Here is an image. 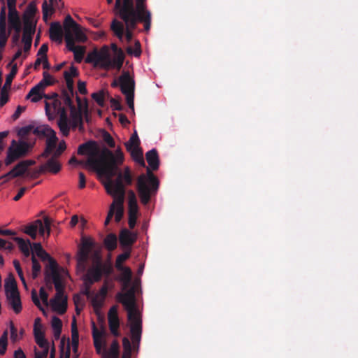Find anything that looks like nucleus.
Listing matches in <instances>:
<instances>
[{"mask_svg": "<svg viewBox=\"0 0 358 358\" xmlns=\"http://www.w3.org/2000/svg\"><path fill=\"white\" fill-rule=\"evenodd\" d=\"M103 141L106 142V143H107V145L110 148L115 147V141L109 133L105 131V133L103 135Z\"/></svg>", "mask_w": 358, "mask_h": 358, "instance_id": "nucleus-62", "label": "nucleus"}, {"mask_svg": "<svg viewBox=\"0 0 358 358\" xmlns=\"http://www.w3.org/2000/svg\"><path fill=\"white\" fill-rule=\"evenodd\" d=\"M44 223L41 221V226L38 227V232L39 234L42 236H45V231H47V236H49L50 234V225L51 220L48 217H45L43 218Z\"/></svg>", "mask_w": 358, "mask_h": 358, "instance_id": "nucleus-41", "label": "nucleus"}, {"mask_svg": "<svg viewBox=\"0 0 358 358\" xmlns=\"http://www.w3.org/2000/svg\"><path fill=\"white\" fill-rule=\"evenodd\" d=\"M140 140L138 136L136 131L131 136L129 140L125 143V147L127 150H129L131 148L140 147Z\"/></svg>", "mask_w": 358, "mask_h": 358, "instance_id": "nucleus-42", "label": "nucleus"}, {"mask_svg": "<svg viewBox=\"0 0 358 358\" xmlns=\"http://www.w3.org/2000/svg\"><path fill=\"white\" fill-rule=\"evenodd\" d=\"M117 236L115 234H109L103 240V243L106 248L108 251H113L117 248Z\"/></svg>", "mask_w": 358, "mask_h": 358, "instance_id": "nucleus-37", "label": "nucleus"}, {"mask_svg": "<svg viewBox=\"0 0 358 358\" xmlns=\"http://www.w3.org/2000/svg\"><path fill=\"white\" fill-rule=\"evenodd\" d=\"M17 73V66L16 64H14L9 74L6 76L5 83L1 89V98H0V106H4L9 100L8 91L10 89L11 83Z\"/></svg>", "mask_w": 358, "mask_h": 358, "instance_id": "nucleus-13", "label": "nucleus"}, {"mask_svg": "<svg viewBox=\"0 0 358 358\" xmlns=\"http://www.w3.org/2000/svg\"><path fill=\"white\" fill-rule=\"evenodd\" d=\"M8 334L5 331L0 337V355H3L6 353L8 345Z\"/></svg>", "mask_w": 358, "mask_h": 358, "instance_id": "nucleus-51", "label": "nucleus"}, {"mask_svg": "<svg viewBox=\"0 0 358 358\" xmlns=\"http://www.w3.org/2000/svg\"><path fill=\"white\" fill-rule=\"evenodd\" d=\"M8 25L9 28L14 29L15 32H21L22 24L17 11L8 12Z\"/></svg>", "mask_w": 358, "mask_h": 358, "instance_id": "nucleus-26", "label": "nucleus"}, {"mask_svg": "<svg viewBox=\"0 0 358 358\" xmlns=\"http://www.w3.org/2000/svg\"><path fill=\"white\" fill-rule=\"evenodd\" d=\"M137 234L127 229H122L119 235V241L121 246L126 250H130L134 243L136 241Z\"/></svg>", "mask_w": 358, "mask_h": 358, "instance_id": "nucleus-15", "label": "nucleus"}, {"mask_svg": "<svg viewBox=\"0 0 358 358\" xmlns=\"http://www.w3.org/2000/svg\"><path fill=\"white\" fill-rule=\"evenodd\" d=\"M33 255L36 254L43 262L46 261L47 259L50 258V255L47 253L43 248L40 243H35L33 244Z\"/></svg>", "mask_w": 358, "mask_h": 358, "instance_id": "nucleus-38", "label": "nucleus"}, {"mask_svg": "<svg viewBox=\"0 0 358 358\" xmlns=\"http://www.w3.org/2000/svg\"><path fill=\"white\" fill-rule=\"evenodd\" d=\"M50 38L52 41L61 43L62 41L63 31L59 22H52L50 27Z\"/></svg>", "mask_w": 358, "mask_h": 358, "instance_id": "nucleus-24", "label": "nucleus"}, {"mask_svg": "<svg viewBox=\"0 0 358 358\" xmlns=\"http://www.w3.org/2000/svg\"><path fill=\"white\" fill-rule=\"evenodd\" d=\"M33 134L39 137H55V131L51 129L48 126L42 125L37 127L36 128L34 127Z\"/></svg>", "mask_w": 358, "mask_h": 358, "instance_id": "nucleus-28", "label": "nucleus"}, {"mask_svg": "<svg viewBox=\"0 0 358 358\" xmlns=\"http://www.w3.org/2000/svg\"><path fill=\"white\" fill-rule=\"evenodd\" d=\"M58 113L59 114V118L57 123H69V119L67 115L66 110L64 107L61 106V102L58 99Z\"/></svg>", "mask_w": 358, "mask_h": 358, "instance_id": "nucleus-47", "label": "nucleus"}, {"mask_svg": "<svg viewBox=\"0 0 358 358\" xmlns=\"http://www.w3.org/2000/svg\"><path fill=\"white\" fill-rule=\"evenodd\" d=\"M7 34L6 32V8L3 6L0 13V34Z\"/></svg>", "mask_w": 358, "mask_h": 358, "instance_id": "nucleus-48", "label": "nucleus"}, {"mask_svg": "<svg viewBox=\"0 0 358 358\" xmlns=\"http://www.w3.org/2000/svg\"><path fill=\"white\" fill-rule=\"evenodd\" d=\"M13 239L17 243L19 249L23 255L28 257L31 254L30 247L31 243L29 240H24L22 238L13 237Z\"/></svg>", "mask_w": 358, "mask_h": 358, "instance_id": "nucleus-31", "label": "nucleus"}, {"mask_svg": "<svg viewBox=\"0 0 358 358\" xmlns=\"http://www.w3.org/2000/svg\"><path fill=\"white\" fill-rule=\"evenodd\" d=\"M78 154L87 155L88 158L86 160L78 159L76 165L96 171L100 176L106 178V182L114 180L113 177L123 173L119 167L124 161V155L120 149L113 153L106 147L101 148L95 141H89L79 145Z\"/></svg>", "mask_w": 358, "mask_h": 358, "instance_id": "nucleus-1", "label": "nucleus"}, {"mask_svg": "<svg viewBox=\"0 0 358 358\" xmlns=\"http://www.w3.org/2000/svg\"><path fill=\"white\" fill-rule=\"evenodd\" d=\"M132 157V159L141 166H145V161L143 157V151L140 147L131 148L127 150Z\"/></svg>", "mask_w": 358, "mask_h": 358, "instance_id": "nucleus-32", "label": "nucleus"}, {"mask_svg": "<svg viewBox=\"0 0 358 358\" xmlns=\"http://www.w3.org/2000/svg\"><path fill=\"white\" fill-rule=\"evenodd\" d=\"M6 294L9 292H18L16 281L13 278L8 279L5 284Z\"/></svg>", "mask_w": 358, "mask_h": 358, "instance_id": "nucleus-49", "label": "nucleus"}, {"mask_svg": "<svg viewBox=\"0 0 358 358\" xmlns=\"http://www.w3.org/2000/svg\"><path fill=\"white\" fill-rule=\"evenodd\" d=\"M57 80L48 72L44 71L43 73V79L38 83L41 85V87L44 90L48 86L53 85Z\"/></svg>", "mask_w": 358, "mask_h": 358, "instance_id": "nucleus-39", "label": "nucleus"}, {"mask_svg": "<svg viewBox=\"0 0 358 358\" xmlns=\"http://www.w3.org/2000/svg\"><path fill=\"white\" fill-rule=\"evenodd\" d=\"M127 52L129 54H134L136 57H139L141 54V43L138 41H136L135 42V50L134 51L132 50V48L131 47H129L127 48Z\"/></svg>", "mask_w": 358, "mask_h": 358, "instance_id": "nucleus-59", "label": "nucleus"}, {"mask_svg": "<svg viewBox=\"0 0 358 358\" xmlns=\"http://www.w3.org/2000/svg\"><path fill=\"white\" fill-rule=\"evenodd\" d=\"M146 160L153 171H156L159 169V159L157 151L156 149H152L145 154Z\"/></svg>", "mask_w": 358, "mask_h": 358, "instance_id": "nucleus-25", "label": "nucleus"}, {"mask_svg": "<svg viewBox=\"0 0 358 358\" xmlns=\"http://www.w3.org/2000/svg\"><path fill=\"white\" fill-rule=\"evenodd\" d=\"M31 278L33 280H35L38 278V275L41 271V266L38 259L35 257L34 255H32L31 256Z\"/></svg>", "mask_w": 358, "mask_h": 358, "instance_id": "nucleus-40", "label": "nucleus"}, {"mask_svg": "<svg viewBox=\"0 0 358 358\" xmlns=\"http://www.w3.org/2000/svg\"><path fill=\"white\" fill-rule=\"evenodd\" d=\"M74 96V94H71L69 92L66 91V90H62V94H61V99L63 101V103L68 106L69 108L73 106L74 104L72 101V97Z\"/></svg>", "mask_w": 358, "mask_h": 358, "instance_id": "nucleus-44", "label": "nucleus"}, {"mask_svg": "<svg viewBox=\"0 0 358 358\" xmlns=\"http://www.w3.org/2000/svg\"><path fill=\"white\" fill-rule=\"evenodd\" d=\"M159 182L150 168L146 174H141L137 178L136 190L141 202L143 205L149 203L151 197L155 196L159 189Z\"/></svg>", "mask_w": 358, "mask_h": 358, "instance_id": "nucleus-5", "label": "nucleus"}, {"mask_svg": "<svg viewBox=\"0 0 358 358\" xmlns=\"http://www.w3.org/2000/svg\"><path fill=\"white\" fill-rule=\"evenodd\" d=\"M48 264L45 266V284L50 282V276L60 273L57 262L51 257L47 259Z\"/></svg>", "mask_w": 358, "mask_h": 358, "instance_id": "nucleus-21", "label": "nucleus"}, {"mask_svg": "<svg viewBox=\"0 0 358 358\" xmlns=\"http://www.w3.org/2000/svg\"><path fill=\"white\" fill-rule=\"evenodd\" d=\"M44 90L41 87V85H36L33 87L26 96V99H31L33 103L39 101L43 97L42 92Z\"/></svg>", "mask_w": 358, "mask_h": 358, "instance_id": "nucleus-27", "label": "nucleus"}, {"mask_svg": "<svg viewBox=\"0 0 358 358\" xmlns=\"http://www.w3.org/2000/svg\"><path fill=\"white\" fill-rule=\"evenodd\" d=\"M122 345L124 350L123 358H125L126 356H127L128 358H130L131 352V344L130 341L127 337L123 338Z\"/></svg>", "mask_w": 358, "mask_h": 358, "instance_id": "nucleus-52", "label": "nucleus"}, {"mask_svg": "<svg viewBox=\"0 0 358 358\" xmlns=\"http://www.w3.org/2000/svg\"><path fill=\"white\" fill-rule=\"evenodd\" d=\"M94 246L90 238H83L78 253V264L84 266L88 261L90 253Z\"/></svg>", "mask_w": 358, "mask_h": 358, "instance_id": "nucleus-14", "label": "nucleus"}, {"mask_svg": "<svg viewBox=\"0 0 358 358\" xmlns=\"http://www.w3.org/2000/svg\"><path fill=\"white\" fill-rule=\"evenodd\" d=\"M146 0H136L134 6L133 0H116L115 8L122 13L131 12L135 16L143 18L144 29L149 31L151 27V13L147 9Z\"/></svg>", "mask_w": 358, "mask_h": 358, "instance_id": "nucleus-6", "label": "nucleus"}, {"mask_svg": "<svg viewBox=\"0 0 358 358\" xmlns=\"http://www.w3.org/2000/svg\"><path fill=\"white\" fill-rule=\"evenodd\" d=\"M60 131L64 136H67L69 134L70 127L69 123H57Z\"/></svg>", "mask_w": 358, "mask_h": 358, "instance_id": "nucleus-64", "label": "nucleus"}, {"mask_svg": "<svg viewBox=\"0 0 358 358\" xmlns=\"http://www.w3.org/2000/svg\"><path fill=\"white\" fill-rule=\"evenodd\" d=\"M50 280H52L56 289L55 297L50 301L51 307L54 311L63 315L67 310V296L64 294V286L61 274L50 276Z\"/></svg>", "mask_w": 358, "mask_h": 358, "instance_id": "nucleus-7", "label": "nucleus"}, {"mask_svg": "<svg viewBox=\"0 0 358 358\" xmlns=\"http://www.w3.org/2000/svg\"><path fill=\"white\" fill-rule=\"evenodd\" d=\"M96 57L97 59L96 66H100L104 69H109L110 55L106 48L99 51Z\"/></svg>", "mask_w": 358, "mask_h": 358, "instance_id": "nucleus-23", "label": "nucleus"}, {"mask_svg": "<svg viewBox=\"0 0 358 358\" xmlns=\"http://www.w3.org/2000/svg\"><path fill=\"white\" fill-rule=\"evenodd\" d=\"M36 11L37 8L35 3H29L22 15L24 25H36V23L33 22V18Z\"/></svg>", "mask_w": 358, "mask_h": 358, "instance_id": "nucleus-22", "label": "nucleus"}, {"mask_svg": "<svg viewBox=\"0 0 358 358\" xmlns=\"http://www.w3.org/2000/svg\"><path fill=\"white\" fill-rule=\"evenodd\" d=\"M109 329L120 327V320L117 315V306H112L108 314Z\"/></svg>", "mask_w": 358, "mask_h": 358, "instance_id": "nucleus-29", "label": "nucleus"}, {"mask_svg": "<svg viewBox=\"0 0 358 358\" xmlns=\"http://www.w3.org/2000/svg\"><path fill=\"white\" fill-rule=\"evenodd\" d=\"M131 255V251L130 250H126L124 253L119 255L117 257L116 261H115V267L117 269H122L123 268L122 263L126 261L127 259L129 258Z\"/></svg>", "mask_w": 358, "mask_h": 358, "instance_id": "nucleus-43", "label": "nucleus"}, {"mask_svg": "<svg viewBox=\"0 0 358 358\" xmlns=\"http://www.w3.org/2000/svg\"><path fill=\"white\" fill-rule=\"evenodd\" d=\"M120 90L126 97L127 103L132 111H134L135 81L129 71H123L120 76Z\"/></svg>", "mask_w": 358, "mask_h": 358, "instance_id": "nucleus-10", "label": "nucleus"}, {"mask_svg": "<svg viewBox=\"0 0 358 358\" xmlns=\"http://www.w3.org/2000/svg\"><path fill=\"white\" fill-rule=\"evenodd\" d=\"M121 271V275L120 277V280L122 282L124 285V289L129 286L131 282L132 272L131 270L129 267H123L122 269H117Z\"/></svg>", "mask_w": 358, "mask_h": 358, "instance_id": "nucleus-35", "label": "nucleus"}, {"mask_svg": "<svg viewBox=\"0 0 358 358\" xmlns=\"http://www.w3.org/2000/svg\"><path fill=\"white\" fill-rule=\"evenodd\" d=\"M64 28L66 42L67 36L70 37L74 43L76 41L85 43L87 40V36L81 30L80 27L73 20L70 15L65 17Z\"/></svg>", "mask_w": 358, "mask_h": 358, "instance_id": "nucleus-11", "label": "nucleus"}, {"mask_svg": "<svg viewBox=\"0 0 358 358\" xmlns=\"http://www.w3.org/2000/svg\"><path fill=\"white\" fill-rule=\"evenodd\" d=\"M66 145L64 141L59 142L57 150L55 152L53 157L54 158L58 157L61 154L66 150Z\"/></svg>", "mask_w": 358, "mask_h": 358, "instance_id": "nucleus-63", "label": "nucleus"}, {"mask_svg": "<svg viewBox=\"0 0 358 358\" xmlns=\"http://www.w3.org/2000/svg\"><path fill=\"white\" fill-rule=\"evenodd\" d=\"M92 99L100 106H103L104 103V92L99 91L92 94Z\"/></svg>", "mask_w": 358, "mask_h": 358, "instance_id": "nucleus-55", "label": "nucleus"}, {"mask_svg": "<svg viewBox=\"0 0 358 358\" xmlns=\"http://www.w3.org/2000/svg\"><path fill=\"white\" fill-rule=\"evenodd\" d=\"M124 59V55L122 50H120L119 52H117V55L113 59L110 58L109 69H116L117 70H120L122 67Z\"/></svg>", "mask_w": 358, "mask_h": 358, "instance_id": "nucleus-34", "label": "nucleus"}, {"mask_svg": "<svg viewBox=\"0 0 358 358\" xmlns=\"http://www.w3.org/2000/svg\"><path fill=\"white\" fill-rule=\"evenodd\" d=\"M13 266L17 273V275H18L22 285H24L25 289H27V284L25 278L24 276V273H23L22 269L21 268L20 262L17 259H15V260H13Z\"/></svg>", "mask_w": 358, "mask_h": 358, "instance_id": "nucleus-45", "label": "nucleus"}, {"mask_svg": "<svg viewBox=\"0 0 358 358\" xmlns=\"http://www.w3.org/2000/svg\"><path fill=\"white\" fill-rule=\"evenodd\" d=\"M108 289L106 285L102 286L99 294H96L92 299V303L94 308H101L103 301L107 294Z\"/></svg>", "mask_w": 358, "mask_h": 358, "instance_id": "nucleus-30", "label": "nucleus"}, {"mask_svg": "<svg viewBox=\"0 0 358 358\" xmlns=\"http://www.w3.org/2000/svg\"><path fill=\"white\" fill-rule=\"evenodd\" d=\"M120 17L123 20L125 24L114 20L110 25V29L114 34L118 38L120 41L123 40L124 34L127 42H130L133 38V30L136 28L137 24L141 22L144 24L143 17L134 15L131 12L125 10L124 13L118 11Z\"/></svg>", "mask_w": 358, "mask_h": 358, "instance_id": "nucleus-4", "label": "nucleus"}, {"mask_svg": "<svg viewBox=\"0 0 358 358\" xmlns=\"http://www.w3.org/2000/svg\"><path fill=\"white\" fill-rule=\"evenodd\" d=\"M41 226V220H36L31 224H28L24 230V232L29 235L32 239H36L38 227Z\"/></svg>", "mask_w": 358, "mask_h": 358, "instance_id": "nucleus-33", "label": "nucleus"}, {"mask_svg": "<svg viewBox=\"0 0 358 358\" xmlns=\"http://www.w3.org/2000/svg\"><path fill=\"white\" fill-rule=\"evenodd\" d=\"M117 300L127 311V318L130 322V331L134 345L138 344L142 334V320L136 304L135 291L132 287L124 293L119 292Z\"/></svg>", "mask_w": 358, "mask_h": 358, "instance_id": "nucleus-3", "label": "nucleus"}, {"mask_svg": "<svg viewBox=\"0 0 358 358\" xmlns=\"http://www.w3.org/2000/svg\"><path fill=\"white\" fill-rule=\"evenodd\" d=\"M105 329L102 327V330L99 331L95 324L92 323V336L93 338L102 339V337L105 335Z\"/></svg>", "mask_w": 358, "mask_h": 358, "instance_id": "nucleus-56", "label": "nucleus"}, {"mask_svg": "<svg viewBox=\"0 0 358 358\" xmlns=\"http://www.w3.org/2000/svg\"><path fill=\"white\" fill-rule=\"evenodd\" d=\"M79 73L78 69L71 65L69 71H65L64 72V77L66 84V91L69 92L71 94H76V92L74 90V81L73 80V77L78 76Z\"/></svg>", "mask_w": 358, "mask_h": 358, "instance_id": "nucleus-17", "label": "nucleus"}, {"mask_svg": "<svg viewBox=\"0 0 358 358\" xmlns=\"http://www.w3.org/2000/svg\"><path fill=\"white\" fill-rule=\"evenodd\" d=\"M53 334L55 339H59L62 333V322L57 316H53L51 321Z\"/></svg>", "mask_w": 358, "mask_h": 358, "instance_id": "nucleus-36", "label": "nucleus"}, {"mask_svg": "<svg viewBox=\"0 0 358 358\" xmlns=\"http://www.w3.org/2000/svg\"><path fill=\"white\" fill-rule=\"evenodd\" d=\"M132 182L133 176L131 170L126 166L123 173H119L115 179L103 183L106 192L114 198L113 203H115V220L116 222H119L124 215L125 186L131 185Z\"/></svg>", "mask_w": 358, "mask_h": 358, "instance_id": "nucleus-2", "label": "nucleus"}, {"mask_svg": "<svg viewBox=\"0 0 358 358\" xmlns=\"http://www.w3.org/2000/svg\"><path fill=\"white\" fill-rule=\"evenodd\" d=\"M10 339L13 342H15L18 340H20L23 334L24 330L21 329L20 335L17 334V329L15 327L13 322L11 321L10 322Z\"/></svg>", "mask_w": 358, "mask_h": 358, "instance_id": "nucleus-46", "label": "nucleus"}, {"mask_svg": "<svg viewBox=\"0 0 358 358\" xmlns=\"http://www.w3.org/2000/svg\"><path fill=\"white\" fill-rule=\"evenodd\" d=\"M98 52L97 50H94L89 53L85 59V62L87 63H92L94 66H96L97 59L96 55H98Z\"/></svg>", "mask_w": 358, "mask_h": 358, "instance_id": "nucleus-57", "label": "nucleus"}, {"mask_svg": "<svg viewBox=\"0 0 358 358\" xmlns=\"http://www.w3.org/2000/svg\"><path fill=\"white\" fill-rule=\"evenodd\" d=\"M138 215V205L135 192L133 190L128 191V224L133 229L136 224Z\"/></svg>", "mask_w": 358, "mask_h": 358, "instance_id": "nucleus-12", "label": "nucleus"}, {"mask_svg": "<svg viewBox=\"0 0 358 358\" xmlns=\"http://www.w3.org/2000/svg\"><path fill=\"white\" fill-rule=\"evenodd\" d=\"M31 148L32 145L27 141H20L17 143L15 140H13L10 146L7 150L5 164L9 166L18 159L26 156Z\"/></svg>", "mask_w": 358, "mask_h": 358, "instance_id": "nucleus-9", "label": "nucleus"}, {"mask_svg": "<svg viewBox=\"0 0 358 358\" xmlns=\"http://www.w3.org/2000/svg\"><path fill=\"white\" fill-rule=\"evenodd\" d=\"M42 12L43 20L47 21L48 16L53 13L54 9L51 5H48L46 1H44L42 5Z\"/></svg>", "mask_w": 358, "mask_h": 358, "instance_id": "nucleus-50", "label": "nucleus"}, {"mask_svg": "<svg viewBox=\"0 0 358 358\" xmlns=\"http://www.w3.org/2000/svg\"><path fill=\"white\" fill-rule=\"evenodd\" d=\"M71 124L73 129L78 127L80 131L83 130V116L80 115L71 119Z\"/></svg>", "mask_w": 358, "mask_h": 358, "instance_id": "nucleus-53", "label": "nucleus"}, {"mask_svg": "<svg viewBox=\"0 0 358 358\" xmlns=\"http://www.w3.org/2000/svg\"><path fill=\"white\" fill-rule=\"evenodd\" d=\"M110 106L113 110L120 111L123 109V107H122L120 100L115 99L114 98H111L110 100Z\"/></svg>", "mask_w": 358, "mask_h": 358, "instance_id": "nucleus-61", "label": "nucleus"}, {"mask_svg": "<svg viewBox=\"0 0 358 358\" xmlns=\"http://www.w3.org/2000/svg\"><path fill=\"white\" fill-rule=\"evenodd\" d=\"M36 31V25H24V29H23V35H22V42L24 43V52H29L31 43H32V39H33V35L34 34Z\"/></svg>", "mask_w": 358, "mask_h": 358, "instance_id": "nucleus-18", "label": "nucleus"}, {"mask_svg": "<svg viewBox=\"0 0 358 358\" xmlns=\"http://www.w3.org/2000/svg\"><path fill=\"white\" fill-rule=\"evenodd\" d=\"M66 47L69 50L73 52L75 61L78 63H80L83 59V57L85 52V48L79 45L76 46L68 36L66 38Z\"/></svg>", "mask_w": 358, "mask_h": 358, "instance_id": "nucleus-19", "label": "nucleus"}, {"mask_svg": "<svg viewBox=\"0 0 358 358\" xmlns=\"http://www.w3.org/2000/svg\"><path fill=\"white\" fill-rule=\"evenodd\" d=\"M57 141V138L56 136H55V138L51 137V136L48 138V139L46 141V147H45V150H47V152H52V151L54 150V149L56 147Z\"/></svg>", "mask_w": 358, "mask_h": 358, "instance_id": "nucleus-54", "label": "nucleus"}, {"mask_svg": "<svg viewBox=\"0 0 358 358\" xmlns=\"http://www.w3.org/2000/svg\"><path fill=\"white\" fill-rule=\"evenodd\" d=\"M113 271V268L111 264L103 263L101 257L96 255L92 266L87 270L85 280L90 284H94L100 281L103 275L109 276Z\"/></svg>", "mask_w": 358, "mask_h": 358, "instance_id": "nucleus-8", "label": "nucleus"}, {"mask_svg": "<svg viewBox=\"0 0 358 358\" xmlns=\"http://www.w3.org/2000/svg\"><path fill=\"white\" fill-rule=\"evenodd\" d=\"M61 169V164L57 162L55 158L52 157L47 161V162L39 166V168L34 172L33 177L36 178L38 175L48 171L53 173H58Z\"/></svg>", "mask_w": 358, "mask_h": 358, "instance_id": "nucleus-16", "label": "nucleus"}, {"mask_svg": "<svg viewBox=\"0 0 358 358\" xmlns=\"http://www.w3.org/2000/svg\"><path fill=\"white\" fill-rule=\"evenodd\" d=\"M34 338H35L36 343L38 344V345L40 348H41L43 349H45V348H47L49 349V345H48V343L47 340L45 339V336H36Z\"/></svg>", "mask_w": 358, "mask_h": 358, "instance_id": "nucleus-60", "label": "nucleus"}, {"mask_svg": "<svg viewBox=\"0 0 358 358\" xmlns=\"http://www.w3.org/2000/svg\"><path fill=\"white\" fill-rule=\"evenodd\" d=\"M7 301L13 311L18 314L22 311V302L19 292H9L6 294Z\"/></svg>", "mask_w": 358, "mask_h": 358, "instance_id": "nucleus-20", "label": "nucleus"}, {"mask_svg": "<svg viewBox=\"0 0 358 358\" xmlns=\"http://www.w3.org/2000/svg\"><path fill=\"white\" fill-rule=\"evenodd\" d=\"M33 130L34 127L32 125L23 127L18 131V136L24 138L27 136L31 131L33 132Z\"/></svg>", "mask_w": 358, "mask_h": 358, "instance_id": "nucleus-58", "label": "nucleus"}]
</instances>
